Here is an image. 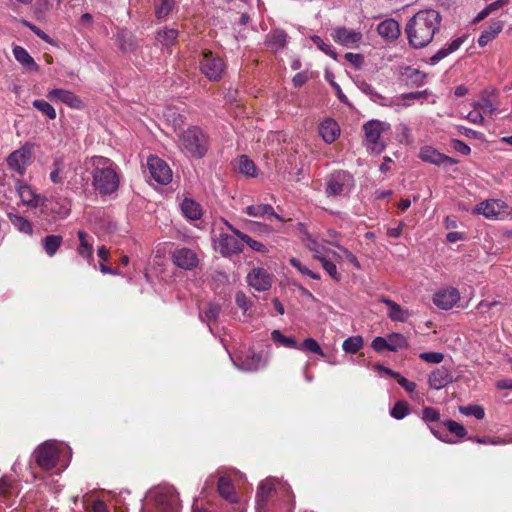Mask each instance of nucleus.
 <instances>
[{"label": "nucleus", "mask_w": 512, "mask_h": 512, "mask_svg": "<svg viewBox=\"0 0 512 512\" xmlns=\"http://www.w3.org/2000/svg\"><path fill=\"white\" fill-rule=\"evenodd\" d=\"M504 304L501 301L482 300L476 306L477 311L486 319L492 321L497 319L503 312Z\"/></svg>", "instance_id": "19"}, {"label": "nucleus", "mask_w": 512, "mask_h": 512, "mask_svg": "<svg viewBox=\"0 0 512 512\" xmlns=\"http://www.w3.org/2000/svg\"><path fill=\"white\" fill-rule=\"evenodd\" d=\"M459 299V291L456 288H448L436 292L433 296V303L442 310H449Z\"/></svg>", "instance_id": "17"}, {"label": "nucleus", "mask_w": 512, "mask_h": 512, "mask_svg": "<svg viewBox=\"0 0 512 512\" xmlns=\"http://www.w3.org/2000/svg\"><path fill=\"white\" fill-rule=\"evenodd\" d=\"M377 31L383 38L395 40L400 35V26L396 20L386 19L378 24Z\"/></svg>", "instance_id": "28"}, {"label": "nucleus", "mask_w": 512, "mask_h": 512, "mask_svg": "<svg viewBox=\"0 0 512 512\" xmlns=\"http://www.w3.org/2000/svg\"><path fill=\"white\" fill-rule=\"evenodd\" d=\"M334 246H335V247H337V248H339V249L342 251V253H343V255H344L345 259H346L349 263H351V264H352L353 266H355L357 269H359V268H360V263H359V261H358L357 257H356L352 252H350L348 249H346V248H344V247L340 246L339 244H334Z\"/></svg>", "instance_id": "59"}, {"label": "nucleus", "mask_w": 512, "mask_h": 512, "mask_svg": "<svg viewBox=\"0 0 512 512\" xmlns=\"http://www.w3.org/2000/svg\"><path fill=\"white\" fill-rule=\"evenodd\" d=\"M235 168L239 173L245 176H257V167L255 163L246 155H241L237 158Z\"/></svg>", "instance_id": "37"}, {"label": "nucleus", "mask_w": 512, "mask_h": 512, "mask_svg": "<svg viewBox=\"0 0 512 512\" xmlns=\"http://www.w3.org/2000/svg\"><path fill=\"white\" fill-rule=\"evenodd\" d=\"M237 306L246 314L252 307L251 299L242 291H238L235 295Z\"/></svg>", "instance_id": "55"}, {"label": "nucleus", "mask_w": 512, "mask_h": 512, "mask_svg": "<svg viewBox=\"0 0 512 512\" xmlns=\"http://www.w3.org/2000/svg\"><path fill=\"white\" fill-rule=\"evenodd\" d=\"M172 262L184 270H193L198 266L199 258L195 251L190 248H176L171 255Z\"/></svg>", "instance_id": "12"}, {"label": "nucleus", "mask_w": 512, "mask_h": 512, "mask_svg": "<svg viewBox=\"0 0 512 512\" xmlns=\"http://www.w3.org/2000/svg\"><path fill=\"white\" fill-rule=\"evenodd\" d=\"M228 230H230L233 234H235L242 242H245L252 250L260 253H266L268 251L267 247L254 239H252L249 235L242 233L240 230L236 229L233 225H231L228 221L222 220Z\"/></svg>", "instance_id": "26"}, {"label": "nucleus", "mask_w": 512, "mask_h": 512, "mask_svg": "<svg viewBox=\"0 0 512 512\" xmlns=\"http://www.w3.org/2000/svg\"><path fill=\"white\" fill-rule=\"evenodd\" d=\"M91 167L92 186L102 196L115 193L120 185V176L116 164L104 156H92L88 162Z\"/></svg>", "instance_id": "2"}, {"label": "nucleus", "mask_w": 512, "mask_h": 512, "mask_svg": "<svg viewBox=\"0 0 512 512\" xmlns=\"http://www.w3.org/2000/svg\"><path fill=\"white\" fill-rule=\"evenodd\" d=\"M442 424L451 434H454L457 438L462 439L467 436V430L461 423H458L454 420H445L442 422Z\"/></svg>", "instance_id": "48"}, {"label": "nucleus", "mask_w": 512, "mask_h": 512, "mask_svg": "<svg viewBox=\"0 0 512 512\" xmlns=\"http://www.w3.org/2000/svg\"><path fill=\"white\" fill-rule=\"evenodd\" d=\"M389 351H397L399 349H406L409 346L407 338L400 333H392L388 336Z\"/></svg>", "instance_id": "42"}, {"label": "nucleus", "mask_w": 512, "mask_h": 512, "mask_svg": "<svg viewBox=\"0 0 512 512\" xmlns=\"http://www.w3.org/2000/svg\"><path fill=\"white\" fill-rule=\"evenodd\" d=\"M174 0H154L155 14L158 19L167 17L172 11Z\"/></svg>", "instance_id": "43"}, {"label": "nucleus", "mask_w": 512, "mask_h": 512, "mask_svg": "<svg viewBox=\"0 0 512 512\" xmlns=\"http://www.w3.org/2000/svg\"><path fill=\"white\" fill-rule=\"evenodd\" d=\"M275 493V487L272 481L266 480L260 484L256 494L257 505L259 509H265L268 500Z\"/></svg>", "instance_id": "31"}, {"label": "nucleus", "mask_w": 512, "mask_h": 512, "mask_svg": "<svg viewBox=\"0 0 512 512\" xmlns=\"http://www.w3.org/2000/svg\"><path fill=\"white\" fill-rule=\"evenodd\" d=\"M354 186L353 176L343 170L334 171L326 179L325 192L328 197L348 194Z\"/></svg>", "instance_id": "5"}, {"label": "nucleus", "mask_w": 512, "mask_h": 512, "mask_svg": "<svg viewBox=\"0 0 512 512\" xmlns=\"http://www.w3.org/2000/svg\"><path fill=\"white\" fill-rule=\"evenodd\" d=\"M49 178L54 184H62L64 182V161L62 158H56L54 160Z\"/></svg>", "instance_id": "40"}, {"label": "nucleus", "mask_w": 512, "mask_h": 512, "mask_svg": "<svg viewBox=\"0 0 512 512\" xmlns=\"http://www.w3.org/2000/svg\"><path fill=\"white\" fill-rule=\"evenodd\" d=\"M87 512H109L107 505L102 500L93 501L90 507H87Z\"/></svg>", "instance_id": "63"}, {"label": "nucleus", "mask_w": 512, "mask_h": 512, "mask_svg": "<svg viewBox=\"0 0 512 512\" xmlns=\"http://www.w3.org/2000/svg\"><path fill=\"white\" fill-rule=\"evenodd\" d=\"M147 166L152 179L162 185H167L172 180V170L169 165L157 156H150Z\"/></svg>", "instance_id": "8"}, {"label": "nucleus", "mask_w": 512, "mask_h": 512, "mask_svg": "<svg viewBox=\"0 0 512 512\" xmlns=\"http://www.w3.org/2000/svg\"><path fill=\"white\" fill-rule=\"evenodd\" d=\"M271 338L274 342L286 347L298 350V343L293 337H287L281 333L279 330H273L271 333Z\"/></svg>", "instance_id": "45"}, {"label": "nucleus", "mask_w": 512, "mask_h": 512, "mask_svg": "<svg viewBox=\"0 0 512 512\" xmlns=\"http://www.w3.org/2000/svg\"><path fill=\"white\" fill-rule=\"evenodd\" d=\"M319 134L326 143L331 144L340 135L339 125L335 120L327 118L319 125Z\"/></svg>", "instance_id": "21"}, {"label": "nucleus", "mask_w": 512, "mask_h": 512, "mask_svg": "<svg viewBox=\"0 0 512 512\" xmlns=\"http://www.w3.org/2000/svg\"><path fill=\"white\" fill-rule=\"evenodd\" d=\"M46 97L52 102L59 101L73 109H81L83 107V101L80 97L69 90L60 88L52 89L47 93Z\"/></svg>", "instance_id": "15"}, {"label": "nucleus", "mask_w": 512, "mask_h": 512, "mask_svg": "<svg viewBox=\"0 0 512 512\" xmlns=\"http://www.w3.org/2000/svg\"><path fill=\"white\" fill-rule=\"evenodd\" d=\"M363 338L359 335L348 337L344 340L342 348L346 353L355 354L363 347Z\"/></svg>", "instance_id": "44"}, {"label": "nucleus", "mask_w": 512, "mask_h": 512, "mask_svg": "<svg viewBox=\"0 0 512 512\" xmlns=\"http://www.w3.org/2000/svg\"><path fill=\"white\" fill-rule=\"evenodd\" d=\"M178 38V31L176 29H164L158 32L157 40L165 47L173 46Z\"/></svg>", "instance_id": "41"}, {"label": "nucleus", "mask_w": 512, "mask_h": 512, "mask_svg": "<svg viewBox=\"0 0 512 512\" xmlns=\"http://www.w3.org/2000/svg\"><path fill=\"white\" fill-rule=\"evenodd\" d=\"M298 350H306L321 357L326 356L318 342L313 338H306L301 344L298 345Z\"/></svg>", "instance_id": "50"}, {"label": "nucleus", "mask_w": 512, "mask_h": 512, "mask_svg": "<svg viewBox=\"0 0 512 512\" xmlns=\"http://www.w3.org/2000/svg\"><path fill=\"white\" fill-rule=\"evenodd\" d=\"M419 157L425 161L435 165L451 166L458 163V160L440 153L438 150L425 146L421 148Z\"/></svg>", "instance_id": "16"}, {"label": "nucleus", "mask_w": 512, "mask_h": 512, "mask_svg": "<svg viewBox=\"0 0 512 512\" xmlns=\"http://www.w3.org/2000/svg\"><path fill=\"white\" fill-rule=\"evenodd\" d=\"M32 162V154L30 148L23 146L13 151L7 157L8 168L20 176H23L27 167Z\"/></svg>", "instance_id": "9"}, {"label": "nucleus", "mask_w": 512, "mask_h": 512, "mask_svg": "<svg viewBox=\"0 0 512 512\" xmlns=\"http://www.w3.org/2000/svg\"><path fill=\"white\" fill-rule=\"evenodd\" d=\"M32 105L48 119L54 120L56 118V110L49 102L42 99H36L32 102Z\"/></svg>", "instance_id": "46"}, {"label": "nucleus", "mask_w": 512, "mask_h": 512, "mask_svg": "<svg viewBox=\"0 0 512 512\" xmlns=\"http://www.w3.org/2000/svg\"><path fill=\"white\" fill-rule=\"evenodd\" d=\"M183 215L190 220H199L202 216V209L200 204L192 199H184L181 204Z\"/></svg>", "instance_id": "36"}, {"label": "nucleus", "mask_w": 512, "mask_h": 512, "mask_svg": "<svg viewBox=\"0 0 512 512\" xmlns=\"http://www.w3.org/2000/svg\"><path fill=\"white\" fill-rule=\"evenodd\" d=\"M380 301L389 307L388 317L392 321H407L408 317L410 316L408 310H404L398 303L386 297H382Z\"/></svg>", "instance_id": "30"}, {"label": "nucleus", "mask_w": 512, "mask_h": 512, "mask_svg": "<svg viewBox=\"0 0 512 512\" xmlns=\"http://www.w3.org/2000/svg\"><path fill=\"white\" fill-rule=\"evenodd\" d=\"M77 236L79 239V246L77 248L78 255L87 260L89 264L92 263L94 251L93 238L83 230H79Z\"/></svg>", "instance_id": "20"}, {"label": "nucleus", "mask_w": 512, "mask_h": 512, "mask_svg": "<svg viewBox=\"0 0 512 512\" xmlns=\"http://www.w3.org/2000/svg\"><path fill=\"white\" fill-rule=\"evenodd\" d=\"M451 144H452L453 149L455 151L461 153L462 155H469L471 152V148L461 140L453 139L451 141Z\"/></svg>", "instance_id": "60"}, {"label": "nucleus", "mask_w": 512, "mask_h": 512, "mask_svg": "<svg viewBox=\"0 0 512 512\" xmlns=\"http://www.w3.org/2000/svg\"><path fill=\"white\" fill-rule=\"evenodd\" d=\"M371 346L376 352H382L385 349L389 350L388 337L384 338V337L378 336V337L374 338L371 343Z\"/></svg>", "instance_id": "58"}, {"label": "nucleus", "mask_w": 512, "mask_h": 512, "mask_svg": "<svg viewBox=\"0 0 512 512\" xmlns=\"http://www.w3.org/2000/svg\"><path fill=\"white\" fill-rule=\"evenodd\" d=\"M441 22L440 13L434 9H424L415 13L405 26L409 45L414 49L428 46L440 31Z\"/></svg>", "instance_id": "1"}, {"label": "nucleus", "mask_w": 512, "mask_h": 512, "mask_svg": "<svg viewBox=\"0 0 512 512\" xmlns=\"http://www.w3.org/2000/svg\"><path fill=\"white\" fill-rule=\"evenodd\" d=\"M315 259L319 260L323 269L336 281H340L341 275L338 273L336 265L323 255H315Z\"/></svg>", "instance_id": "51"}, {"label": "nucleus", "mask_w": 512, "mask_h": 512, "mask_svg": "<svg viewBox=\"0 0 512 512\" xmlns=\"http://www.w3.org/2000/svg\"><path fill=\"white\" fill-rule=\"evenodd\" d=\"M15 184L20 198L25 203L31 204L34 198V193L31 187L19 179L16 180Z\"/></svg>", "instance_id": "49"}, {"label": "nucleus", "mask_w": 512, "mask_h": 512, "mask_svg": "<svg viewBox=\"0 0 512 512\" xmlns=\"http://www.w3.org/2000/svg\"><path fill=\"white\" fill-rule=\"evenodd\" d=\"M33 456L41 469L51 470L57 464L58 450L54 444L45 442L35 449Z\"/></svg>", "instance_id": "7"}, {"label": "nucleus", "mask_w": 512, "mask_h": 512, "mask_svg": "<svg viewBox=\"0 0 512 512\" xmlns=\"http://www.w3.org/2000/svg\"><path fill=\"white\" fill-rule=\"evenodd\" d=\"M459 412L465 416H474L476 419H483L485 416L484 408L479 405L460 406Z\"/></svg>", "instance_id": "53"}, {"label": "nucleus", "mask_w": 512, "mask_h": 512, "mask_svg": "<svg viewBox=\"0 0 512 512\" xmlns=\"http://www.w3.org/2000/svg\"><path fill=\"white\" fill-rule=\"evenodd\" d=\"M221 311V307L215 303H209L203 313H200V318L203 321L213 322L216 321Z\"/></svg>", "instance_id": "52"}, {"label": "nucleus", "mask_w": 512, "mask_h": 512, "mask_svg": "<svg viewBox=\"0 0 512 512\" xmlns=\"http://www.w3.org/2000/svg\"><path fill=\"white\" fill-rule=\"evenodd\" d=\"M452 380L451 373L446 368H438L429 376V385L431 388L439 390L445 387Z\"/></svg>", "instance_id": "29"}, {"label": "nucleus", "mask_w": 512, "mask_h": 512, "mask_svg": "<svg viewBox=\"0 0 512 512\" xmlns=\"http://www.w3.org/2000/svg\"><path fill=\"white\" fill-rule=\"evenodd\" d=\"M215 247L224 257L237 255L243 251V244L239 241V238L235 234L229 235L224 232L219 233L215 240Z\"/></svg>", "instance_id": "10"}, {"label": "nucleus", "mask_w": 512, "mask_h": 512, "mask_svg": "<svg viewBox=\"0 0 512 512\" xmlns=\"http://www.w3.org/2000/svg\"><path fill=\"white\" fill-rule=\"evenodd\" d=\"M344 57L355 68H359L363 64V62H364V57L361 54H356V53L348 52V53L345 54Z\"/></svg>", "instance_id": "61"}, {"label": "nucleus", "mask_w": 512, "mask_h": 512, "mask_svg": "<svg viewBox=\"0 0 512 512\" xmlns=\"http://www.w3.org/2000/svg\"><path fill=\"white\" fill-rule=\"evenodd\" d=\"M287 42V34L284 30L276 29L271 31L266 37V45L272 51L277 52L283 49Z\"/></svg>", "instance_id": "33"}, {"label": "nucleus", "mask_w": 512, "mask_h": 512, "mask_svg": "<svg viewBox=\"0 0 512 512\" xmlns=\"http://www.w3.org/2000/svg\"><path fill=\"white\" fill-rule=\"evenodd\" d=\"M363 130L368 148L376 154L381 153L385 148L384 144L379 141L383 131L382 123L377 120L368 121L364 124Z\"/></svg>", "instance_id": "11"}, {"label": "nucleus", "mask_w": 512, "mask_h": 512, "mask_svg": "<svg viewBox=\"0 0 512 512\" xmlns=\"http://www.w3.org/2000/svg\"><path fill=\"white\" fill-rule=\"evenodd\" d=\"M402 77L407 86L420 87L425 84L427 74L416 68L405 67L402 72Z\"/></svg>", "instance_id": "27"}, {"label": "nucleus", "mask_w": 512, "mask_h": 512, "mask_svg": "<svg viewBox=\"0 0 512 512\" xmlns=\"http://www.w3.org/2000/svg\"><path fill=\"white\" fill-rule=\"evenodd\" d=\"M473 107L483 114H492L497 110V106L490 99L487 93H483L479 101L473 104Z\"/></svg>", "instance_id": "39"}, {"label": "nucleus", "mask_w": 512, "mask_h": 512, "mask_svg": "<svg viewBox=\"0 0 512 512\" xmlns=\"http://www.w3.org/2000/svg\"><path fill=\"white\" fill-rule=\"evenodd\" d=\"M63 243L61 235H48L42 239V247L49 257H53Z\"/></svg>", "instance_id": "38"}, {"label": "nucleus", "mask_w": 512, "mask_h": 512, "mask_svg": "<svg viewBox=\"0 0 512 512\" xmlns=\"http://www.w3.org/2000/svg\"><path fill=\"white\" fill-rule=\"evenodd\" d=\"M246 214L251 217H263L270 218L274 217L277 220L283 222L284 219L275 213L274 208L270 204H253L246 207Z\"/></svg>", "instance_id": "23"}, {"label": "nucleus", "mask_w": 512, "mask_h": 512, "mask_svg": "<svg viewBox=\"0 0 512 512\" xmlns=\"http://www.w3.org/2000/svg\"><path fill=\"white\" fill-rule=\"evenodd\" d=\"M11 222L20 232L26 233L31 235L33 232L32 225L30 221H28L26 218L14 215L11 217Z\"/></svg>", "instance_id": "54"}, {"label": "nucleus", "mask_w": 512, "mask_h": 512, "mask_svg": "<svg viewBox=\"0 0 512 512\" xmlns=\"http://www.w3.org/2000/svg\"><path fill=\"white\" fill-rule=\"evenodd\" d=\"M199 64L202 74L210 81H219L226 70L224 60L211 50H204L202 52Z\"/></svg>", "instance_id": "6"}, {"label": "nucleus", "mask_w": 512, "mask_h": 512, "mask_svg": "<svg viewBox=\"0 0 512 512\" xmlns=\"http://www.w3.org/2000/svg\"><path fill=\"white\" fill-rule=\"evenodd\" d=\"M13 55L15 59L28 71L38 72L39 65L35 62L33 57L28 53V51L21 46H14Z\"/></svg>", "instance_id": "24"}, {"label": "nucleus", "mask_w": 512, "mask_h": 512, "mask_svg": "<svg viewBox=\"0 0 512 512\" xmlns=\"http://www.w3.org/2000/svg\"><path fill=\"white\" fill-rule=\"evenodd\" d=\"M422 420L427 424L429 430L437 439L448 444L456 443L455 440L447 438L437 429L435 424L440 421L439 410L430 406L424 407L422 410Z\"/></svg>", "instance_id": "13"}, {"label": "nucleus", "mask_w": 512, "mask_h": 512, "mask_svg": "<svg viewBox=\"0 0 512 512\" xmlns=\"http://www.w3.org/2000/svg\"><path fill=\"white\" fill-rule=\"evenodd\" d=\"M503 29V21L497 20L490 23V25L482 31L478 38V45L480 47L486 46L489 42L496 38V36Z\"/></svg>", "instance_id": "34"}, {"label": "nucleus", "mask_w": 512, "mask_h": 512, "mask_svg": "<svg viewBox=\"0 0 512 512\" xmlns=\"http://www.w3.org/2000/svg\"><path fill=\"white\" fill-rule=\"evenodd\" d=\"M419 357L421 360L433 364L441 363L444 359V355L439 352H423Z\"/></svg>", "instance_id": "57"}, {"label": "nucleus", "mask_w": 512, "mask_h": 512, "mask_svg": "<svg viewBox=\"0 0 512 512\" xmlns=\"http://www.w3.org/2000/svg\"><path fill=\"white\" fill-rule=\"evenodd\" d=\"M12 482L7 478L0 479V497H8L11 495Z\"/></svg>", "instance_id": "62"}, {"label": "nucleus", "mask_w": 512, "mask_h": 512, "mask_svg": "<svg viewBox=\"0 0 512 512\" xmlns=\"http://www.w3.org/2000/svg\"><path fill=\"white\" fill-rule=\"evenodd\" d=\"M410 413V405L407 401H397L390 411V415L398 420L405 418Z\"/></svg>", "instance_id": "47"}, {"label": "nucleus", "mask_w": 512, "mask_h": 512, "mask_svg": "<svg viewBox=\"0 0 512 512\" xmlns=\"http://www.w3.org/2000/svg\"><path fill=\"white\" fill-rule=\"evenodd\" d=\"M267 365V359L261 354L249 350L242 360V369L253 372Z\"/></svg>", "instance_id": "25"}, {"label": "nucleus", "mask_w": 512, "mask_h": 512, "mask_svg": "<svg viewBox=\"0 0 512 512\" xmlns=\"http://www.w3.org/2000/svg\"><path fill=\"white\" fill-rule=\"evenodd\" d=\"M332 38L335 42L343 46H351L362 39V34L355 30H350L345 27H338L331 33Z\"/></svg>", "instance_id": "18"}, {"label": "nucleus", "mask_w": 512, "mask_h": 512, "mask_svg": "<svg viewBox=\"0 0 512 512\" xmlns=\"http://www.w3.org/2000/svg\"><path fill=\"white\" fill-rule=\"evenodd\" d=\"M466 118L474 124L482 125L484 123V117L482 113L480 111H477L475 108L474 110L468 113Z\"/></svg>", "instance_id": "64"}, {"label": "nucleus", "mask_w": 512, "mask_h": 512, "mask_svg": "<svg viewBox=\"0 0 512 512\" xmlns=\"http://www.w3.org/2000/svg\"><path fill=\"white\" fill-rule=\"evenodd\" d=\"M180 143L183 149L191 156L201 158L207 151V141L199 127H189L180 135Z\"/></svg>", "instance_id": "4"}, {"label": "nucleus", "mask_w": 512, "mask_h": 512, "mask_svg": "<svg viewBox=\"0 0 512 512\" xmlns=\"http://www.w3.org/2000/svg\"><path fill=\"white\" fill-rule=\"evenodd\" d=\"M311 40L313 41V43L321 50L323 51L325 54L329 55L330 57H332L333 59H337V54L335 53L334 50H332L331 46L329 44H326L322 39L321 37L319 36H312L311 37Z\"/></svg>", "instance_id": "56"}, {"label": "nucleus", "mask_w": 512, "mask_h": 512, "mask_svg": "<svg viewBox=\"0 0 512 512\" xmlns=\"http://www.w3.org/2000/svg\"><path fill=\"white\" fill-rule=\"evenodd\" d=\"M273 276L263 268H254L247 275L249 286L256 291H267L272 286Z\"/></svg>", "instance_id": "14"}, {"label": "nucleus", "mask_w": 512, "mask_h": 512, "mask_svg": "<svg viewBox=\"0 0 512 512\" xmlns=\"http://www.w3.org/2000/svg\"><path fill=\"white\" fill-rule=\"evenodd\" d=\"M465 40V37H458L455 40H453L450 44L447 45V47H443L439 49L431 58L430 62L431 64H436L451 53L455 52L460 48V46L463 44Z\"/></svg>", "instance_id": "35"}, {"label": "nucleus", "mask_w": 512, "mask_h": 512, "mask_svg": "<svg viewBox=\"0 0 512 512\" xmlns=\"http://www.w3.org/2000/svg\"><path fill=\"white\" fill-rule=\"evenodd\" d=\"M217 490L222 498L230 503L238 501V495L235 491L232 480L227 476H220L217 481Z\"/></svg>", "instance_id": "22"}, {"label": "nucleus", "mask_w": 512, "mask_h": 512, "mask_svg": "<svg viewBox=\"0 0 512 512\" xmlns=\"http://www.w3.org/2000/svg\"><path fill=\"white\" fill-rule=\"evenodd\" d=\"M180 501L175 488L159 487L155 489L151 496L150 502L142 512H179Z\"/></svg>", "instance_id": "3"}, {"label": "nucleus", "mask_w": 512, "mask_h": 512, "mask_svg": "<svg viewBox=\"0 0 512 512\" xmlns=\"http://www.w3.org/2000/svg\"><path fill=\"white\" fill-rule=\"evenodd\" d=\"M501 204L498 200H487L477 204L474 212L484 215L486 218L496 217L501 211Z\"/></svg>", "instance_id": "32"}]
</instances>
